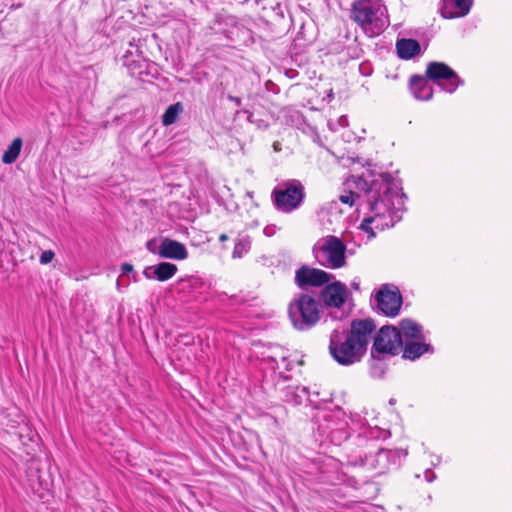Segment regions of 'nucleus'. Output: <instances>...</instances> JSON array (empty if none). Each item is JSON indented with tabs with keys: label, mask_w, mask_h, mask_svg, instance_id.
<instances>
[{
	"label": "nucleus",
	"mask_w": 512,
	"mask_h": 512,
	"mask_svg": "<svg viewBox=\"0 0 512 512\" xmlns=\"http://www.w3.org/2000/svg\"><path fill=\"white\" fill-rule=\"evenodd\" d=\"M378 176L379 178L370 182L359 177L356 182L357 188L364 190L366 209L373 213V216L365 217L359 227L369 237L376 235L371 224L377 219L389 217V221L377 223L375 226L377 229L393 227L400 220L396 214L404 209V200L406 199L403 189L394 187V178L389 172L380 173Z\"/></svg>",
	"instance_id": "nucleus-1"
},
{
	"label": "nucleus",
	"mask_w": 512,
	"mask_h": 512,
	"mask_svg": "<svg viewBox=\"0 0 512 512\" xmlns=\"http://www.w3.org/2000/svg\"><path fill=\"white\" fill-rule=\"evenodd\" d=\"M377 325L373 318L353 319L349 328L337 327L329 334L328 351L340 366L360 363L367 354L368 346Z\"/></svg>",
	"instance_id": "nucleus-2"
},
{
	"label": "nucleus",
	"mask_w": 512,
	"mask_h": 512,
	"mask_svg": "<svg viewBox=\"0 0 512 512\" xmlns=\"http://www.w3.org/2000/svg\"><path fill=\"white\" fill-rule=\"evenodd\" d=\"M347 463L352 466H369L376 475L386 473L391 466H398L401 457L407 455L402 449H384L377 447V440L358 434L349 443Z\"/></svg>",
	"instance_id": "nucleus-3"
},
{
	"label": "nucleus",
	"mask_w": 512,
	"mask_h": 512,
	"mask_svg": "<svg viewBox=\"0 0 512 512\" xmlns=\"http://www.w3.org/2000/svg\"><path fill=\"white\" fill-rule=\"evenodd\" d=\"M314 408L318 412L311 419V429L315 441L320 446H340L350 438L351 433L347 415L341 407L329 410L321 409L316 404Z\"/></svg>",
	"instance_id": "nucleus-4"
},
{
	"label": "nucleus",
	"mask_w": 512,
	"mask_h": 512,
	"mask_svg": "<svg viewBox=\"0 0 512 512\" xmlns=\"http://www.w3.org/2000/svg\"><path fill=\"white\" fill-rule=\"evenodd\" d=\"M350 18L368 37L380 35L389 26L387 7L381 0H356L351 5Z\"/></svg>",
	"instance_id": "nucleus-5"
},
{
	"label": "nucleus",
	"mask_w": 512,
	"mask_h": 512,
	"mask_svg": "<svg viewBox=\"0 0 512 512\" xmlns=\"http://www.w3.org/2000/svg\"><path fill=\"white\" fill-rule=\"evenodd\" d=\"M316 292L296 293L288 305V317L298 331L313 328L321 319V307Z\"/></svg>",
	"instance_id": "nucleus-6"
},
{
	"label": "nucleus",
	"mask_w": 512,
	"mask_h": 512,
	"mask_svg": "<svg viewBox=\"0 0 512 512\" xmlns=\"http://www.w3.org/2000/svg\"><path fill=\"white\" fill-rule=\"evenodd\" d=\"M318 303H320L321 310L330 309L326 317L334 321H343L350 315V310L345 311L343 309L348 298L351 296V292L347 288L346 284L334 280L325 284L318 293H316Z\"/></svg>",
	"instance_id": "nucleus-7"
},
{
	"label": "nucleus",
	"mask_w": 512,
	"mask_h": 512,
	"mask_svg": "<svg viewBox=\"0 0 512 512\" xmlns=\"http://www.w3.org/2000/svg\"><path fill=\"white\" fill-rule=\"evenodd\" d=\"M325 243L312 249L317 262L324 267L338 269L346 265V245L336 236L324 238Z\"/></svg>",
	"instance_id": "nucleus-8"
},
{
	"label": "nucleus",
	"mask_w": 512,
	"mask_h": 512,
	"mask_svg": "<svg viewBox=\"0 0 512 512\" xmlns=\"http://www.w3.org/2000/svg\"><path fill=\"white\" fill-rule=\"evenodd\" d=\"M304 198V186L295 179L285 183L284 188H274L272 191L273 204L282 212H292L297 209Z\"/></svg>",
	"instance_id": "nucleus-9"
},
{
	"label": "nucleus",
	"mask_w": 512,
	"mask_h": 512,
	"mask_svg": "<svg viewBox=\"0 0 512 512\" xmlns=\"http://www.w3.org/2000/svg\"><path fill=\"white\" fill-rule=\"evenodd\" d=\"M403 346L402 334L393 325L382 326L373 337V344L370 350L377 354H389L396 356Z\"/></svg>",
	"instance_id": "nucleus-10"
},
{
	"label": "nucleus",
	"mask_w": 512,
	"mask_h": 512,
	"mask_svg": "<svg viewBox=\"0 0 512 512\" xmlns=\"http://www.w3.org/2000/svg\"><path fill=\"white\" fill-rule=\"evenodd\" d=\"M425 76L448 93H453L464 83L457 73L444 62H430L427 65Z\"/></svg>",
	"instance_id": "nucleus-11"
},
{
	"label": "nucleus",
	"mask_w": 512,
	"mask_h": 512,
	"mask_svg": "<svg viewBox=\"0 0 512 512\" xmlns=\"http://www.w3.org/2000/svg\"><path fill=\"white\" fill-rule=\"evenodd\" d=\"M334 279L333 274L304 264L295 271L294 282L302 292H309V288H322Z\"/></svg>",
	"instance_id": "nucleus-12"
},
{
	"label": "nucleus",
	"mask_w": 512,
	"mask_h": 512,
	"mask_svg": "<svg viewBox=\"0 0 512 512\" xmlns=\"http://www.w3.org/2000/svg\"><path fill=\"white\" fill-rule=\"evenodd\" d=\"M375 301L379 312L387 317H396L401 310L403 298L398 287L383 284L375 295Z\"/></svg>",
	"instance_id": "nucleus-13"
},
{
	"label": "nucleus",
	"mask_w": 512,
	"mask_h": 512,
	"mask_svg": "<svg viewBox=\"0 0 512 512\" xmlns=\"http://www.w3.org/2000/svg\"><path fill=\"white\" fill-rule=\"evenodd\" d=\"M132 53L127 51L123 56L124 65L128 68L133 77H137L142 82L151 83L160 76L159 66L146 59L130 60Z\"/></svg>",
	"instance_id": "nucleus-14"
},
{
	"label": "nucleus",
	"mask_w": 512,
	"mask_h": 512,
	"mask_svg": "<svg viewBox=\"0 0 512 512\" xmlns=\"http://www.w3.org/2000/svg\"><path fill=\"white\" fill-rule=\"evenodd\" d=\"M280 398L283 402L294 406L301 405L304 401L314 407V401L310 398L309 390L305 386L287 385L279 389Z\"/></svg>",
	"instance_id": "nucleus-15"
},
{
	"label": "nucleus",
	"mask_w": 512,
	"mask_h": 512,
	"mask_svg": "<svg viewBox=\"0 0 512 512\" xmlns=\"http://www.w3.org/2000/svg\"><path fill=\"white\" fill-rule=\"evenodd\" d=\"M474 0H441L440 15L445 19L461 18L470 12Z\"/></svg>",
	"instance_id": "nucleus-16"
},
{
	"label": "nucleus",
	"mask_w": 512,
	"mask_h": 512,
	"mask_svg": "<svg viewBox=\"0 0 512 512\" xmlns=\"http://www.w3.org/2000/svg\"><path fill=\"white\" fill-rule=\"evenodd\" d=\"M157 254L161 258L172 260H184L188 257L185 245L171 238H163L161 240Z\"/></svg>",
	"instance_id": "nucleus-17"
},
{
	"label": "nucleus",
	"mask_w": 512,
	"mask_h": 512,
	"mask_svg": "<svg viewBox=\"0 0 512 512\" xmlns=\"http://www.w3.org/2000/svg\"><path fill=\"white\" fill-rule=\"evenodd\" d=\"M410 89L419 100H430L433 96V87L428 83V79L420 75H412L409 81Z\"/></svg>",
	"instance_id": "nucleus-18"
},
{
	"label": "nucleus",
	"mask_w": 512,
	"mask_h": 512,
	"mask_svg": "<svg viewBox=\"0 0 512 512\" xmlns=\"http://www.w3.org/2000/svg\"><path fill=\"white\" fill-rule=\"evenodd\" d=\"M402 358L414 361L421 357L424 353H433L434 348L431 344L407 340L403 342Z\"/></svg>",
	"instance_id": "nucleus-19"
},
{
	"label": "nucleus",
	"mask_w": 512,
	"mask_h": 512,
	"mask_svg": "<svg viewBox=\"0 0 512 512\" xmlns=\"http://www.w3.org/2000/svg\"><path fill=\"white\" fill-rule=\"evenodd\" d=\"M397 56L402 60H410L421 54L420 43L413 38H402L396 42Z\"/></svg>",
	"instance_id": "nucleus-20"
},
{
	"label": "nucleus",
	"mask_w": 512,
	"mask_h": 512,
	"mask_svg": "<svg viewBox=\"0 0 512 512\" xmlns=\"http://www.w3.org/2000/svg\"><path fill=\"white\" fill-rule=\"evenodd\" d=\"M389 354H377L370 350L369 374L372 378L383 379L388 371Z\"/></svg>",
	"instance_id": "nucleus-21"
},
{
	"label": "nucleus",
	"mask_w": 512,
	"mask_h": 512,
	"mask_svg": "<svg viewBox=\"0 0 512 512\" xmlns=\"http://www.w3.org/2000/svg\"><path fill=\"white\" fill-rule=\"evenodd\" d=\"M26 420L19 408H3L0 410V425L9 429H17Z\"/></svg>",
	"instance_id": "nucleus-22"
},
{
	"label": "nucleus",
	"mask_w": 512,
	"mask_h": 512,
	"mask_svg": "<svg viewBox=\"0 0 512 512\" xmlns=\"http://www.w3.org/2000/svg\"><path fill=\"white\" fill-rule=\"evenodd\" d=\"M176 287L179 292L196 294L202 292L206 287V283L201 278L189 276L178 280Z\"/></svg>",
	"instance_id": "nucleus-23"
},
{
	"label": "nucleus",
	"mask_w": 512,
	"mask_h": 512,
	"mask_svg": "<svg viewBox=\"0 0 512 512\" xmlns=\"http://www.w3.org/2000/svg\"><path fill=\"white\" fill-rule=\"evenodd\" d=\"M399 331L406 339L409 340H422L424 338L422 334V326L413 321L410 318L402 319L399 322Z\"/></svg>",
	"instance_id": "nucleus-24"
},
{
	"label": "nucleus",
	"mask_w": 512,
	"mask_h": 512,
	"mask_svg": "<svg viewBox=\"0 0 512 512\" xmlns=\"http://www.w3.org/2000/svg\"><path fill=\"white\" fill-rule=\"evenodd\" d=\"M230 38L232 41H237L239 44L249 45L255 42L253 31L243 25H234L229 30Z\"/></svg>",
	"instance_id": "nucleus-25"
},
{
	"label": "nucleus",
	"mask_w": 512,
	"mask_h": 512,
	"mask_svg": "<svg viewBox=\"0 0 512 512\" xmlns=\"http://www.w3.org/2000/svg\"><path fill=\"white\" fill-rule=\"evenodd\" d=\"M154 279L164 282L171 279L177 272L178 268L175 264L170 262H160L153 265Z\"/></svg>",
	"instance_id": "nucleus-26"
},
{
	"label": "nucleus",
	"mask_w": 512,
	"mask_h": 512,
	"mask_svg": "<svg viewBox=\"0 0 512 512\" xmlns=\"http://www.w3.org/2000/svg\"><path fill=\"white\" fill-rule=\"evenodd\" d=\"M23 146V140L20 137L15 138L2 155V162L6 165L13 164L19 157Z\"/></svg>",
	"instance_id": "nucleus-27"
},
{
	"label": "nucleus",
	"mask_w": 512,
	"mask_h": 512,
	"mask_svg": "<svg viewBox=\"0 0 512 512\" xmlns=\"http://www.w3.org/2000/svg\"><path fill=\"white\" fill-rule=\"evenodd\" d=\"M183 111L184 106L181 102L171 104L166 108L164 114L162 115V124L164 126H170L174 124L178 120L180 114L183 113Z\"/></svg>",
	"instance_id": "nucleus-28"
},
{
	"label": "nucleus",
	"mask_w": 512,
	"mask_h": 512,
	"mask_svg": "<svg viewBox=\"0 0 512 512\" xmlns=\"http://www.w3.org/2000/svg\"><path fill=\"white\" fill-rule=\"evenodd\" d=\"M16 435L24 446H28L29 443H35L39 438L38 433L32 429L26 420L19 427V431L16 432Z\"/></svg>",
	"instance_id": "nucleus-29"
},
{
	"label": "nucleus",
	"mask_w": 512,
	"mask_h": 512,
	"mask_svg": "<svg viewBox=\"0 0 512 512\" xmlns=\"http://www.w3.org/2000/svg\"><path fill=\"white\" fill-rule=\"evenodd\" d=\"M251 241L248 236L237 238L232 252L233 258H241L245 253L250 250Z\"/></svg>",
	"instance_id": "nucleus-30"
},
{
	"label": "nucleus",
	"mask_w": 512,
	"mask_h": 512,
	"mask_svg": "<svg viewBox=\"0 0 512 512\" xmlns=\"http://www.w3.org/2000/svg\"><path fill=\"white\" fill-rule=\"evenodd\" d=\"M362 192H364L363 189L359 188ZM355 198H358V199H361L362 200V203L361 205H365V197H364V193L362 194H359V193H356V192H353V191H350L348 195H341L340 196V201L344 204H348L350 206H352L355 202Z\"/></svg>",
	"instance_id": "nucleus-31"
},
{
	"label": "nucleus",
	"mask_w": 512,
	"mask_h": 512,
	"mask_svg": "<svg viewBox=\"0 0 512 512\" xmlns=\"http://www.w3.org/2000/svg\"><path fill=\"white\" fill-rule=\"evenodd\" d=\"M54 257L55 253L52 250H46L41 253L39 261L41 264H48L54 259Z\"/></svg>",
	"instance_id": "nucleus-32"
},
{
	"label": "nucleus",
	"mask_w": 512,
	"mask_h": 512,
	"mask_svg": "<svg viewBox=\"0 0 512 512\" xmlns=\"http://www.w3.org/2000/svg\"><path fill=\"white\" fill-rule=\"evenodd\" d=\"M121 271H122V274H130L134 271V268H133V265H131L130 263H123L121 265Z\"/></svg>",
	"instance_id": "nucleus-33"
},
{
	"label": "nucleus",
	"mask_w": 512,
	"mask_h": 512,
	"mask_svg": "<svg viewBox=\"0 0 512 512\" xmlns=\"http://www.w3.org/2000/svg\"><path fill=\"white\" fill-rule=\"evenodd\" d=\"M241 113H243V114H246V115H247V120H248L249 122H251V123H252V122H254V121H253V119H252V117H253V113H252L249 109L244 108V109H242V110H237V112H236V114H237V115H239V114H241Z\"/></svg>",
	"instance_id": "nucleus-34"
},
{
	"label": "nucleus",
	"mask_w": 512,
	"mask_h": 512,
	"mask_svg": "<svg viewBox=\"0 0 512 512\" xmlns=\"http://www.w3.org/2000/svg\"><path fill=\"white\" fill-rule=\"evenodd\" d=\"M153 266H148L146 267L144 270H143V275L147 278V279H154V275L153 274Z\"/></svg>",
	"instance_id": "nucleus-35"
},
{
	"label": "nucleus",
	"mask_w": 512,
	"mask_h": 512,
	"mask_svg": "<svg viewBox=\"0 0 512 512\" xmlns=\"http://www.w3.org/2000/svg\"><path fill=\"white\" fill-rule=\"evenodd\" d=\"M230 101L234 102L237 107H240L242 105V99L237 96L228 95L227 97Z\"/></svg>",
	"instance_id": "nucleus-36"
},
{
	"label": "nucleus",
	"mask_w": 512,
	"mask_h": 512,
	"mask_svg": "<svg viewBox=\"0 0 512 512\" xmlns=\"http://www.w3.org/2000/svg\"><path fill=\"white\" fill-rule=\"evenodd\" d=\"M350 285L353 290H360V283L358 281L353 280Z\"/></svg>",
	"instance_id": "nucleus-37"
},
{
	"label": "nucleus",
	"mask_w": 512,
	"mask_h": 512,
	"mask_svg": "<svg viewBox=\"0 0 512 512\" xmlns=\"http://www.w3.org/2000/svg\"><path fill=\"white\" fill-rule=\"evenodd\" d=\"M338 122H339V124L341 126H347L348 125V120H347V118L345 116L340 117Z\"/></svg>",
	"instance_id": "nucleus-38"
},
{
	"label": "nucleus",
	"mask_w": 512,
	"mask_h": 512,
	"mask_svg": "<svg viewBox=\"0 0 512 512\" xmlns=\"http://www.w3.org/2000/svg\"><path fill=\"white\" fill-rule=\"evenodd\" d=\"M249 0H230L231 4H244L248 2Z\"/></svg>",
	"instance_id": "nucleus-39"
},
{
	"label": "nucleus",
	"mask_w": 512,
	"mask_h": 512,
	"mask_svg": "<svg viewBox=\"0 0 512 512\" xmlns=\"http://www.w3.org/2000/svg\"><path fill=\"white\" fill-rule=\"evenodd\" d=\"M299 1L302 3L301 6H304V5L311 6V4H312V0H299Z\"/></svg>",
	"instance_id": "nucleus-40"
},
{
	"label": "nucleus",
	"mask_w": 512,
	"mask_h": 512,
	"mask_svg": "<svg viewBox=\"0 0 512 512\" xmlns=\"http://www.w3.org/2000/svg\"><path fill=\"white\" fill-rule=\"evenodd\" d=\"M146 246H147V249H148L149 251H151L152 253H157V251H155V250L152 248V241H148Z\"/></svg>",
	"instance_id": "nucleus-41"
},
{
	"label": "nucleus",
	"mask_w": 512,
	"mask_h": 512,
	"mask_svg": "<svg viewBox=\"0 0 512 512\" xmlns=\"http://www.w3.org/2000/svg\"><path fill=\"white\" fill-rule=\"evenodd\" d=\"M229 238L226 234H221L220 237H219V241L220 242H225L227 241Z\"/></svg>",
	"instance_id": "nucleus-42"
},
{
	"label": "nucleus",
	"mask_w": 512,
	"mask_h": 512,
	"mask_svg": "<svg viewBox=\"0 0 512 512\" xmlns=\"http://www.w3.org/2000/svg\"><path fill=\"white\" fill-rule=\"evenodd\" d=\"M279 378H282L284 381L289 379V376L284 375L283 373H279Z\"/></svg>",
	"instance_id": "nucleus-43"
},
{
	"label": "nucleus",
	"mask_w": 512,
	"mask_h": 512,
	"mask_svg": "<svg viewBox=\"0 0 512 512\" xmlns=\"http://www.w3.org/2000/svg\"><path fill=\"white\" fill-rule=\"evenodd\" d=\"M369 175H370V176H372V177H374V176H375V172H374L373 170H370V171H369Z\"/></svg>",
	"instance_id": "nucleus-44"
},
{
	"label": "nucleus",
	"mask_w": 512,
	"mask_h": 512,
	"mask_svg": "<svg viewBox=\"0 0 512 512\" xmlns=\"http://www.w3.org/2000/svg\"><path fill=\"white\" fill-rule=\"evenodd\" d=\"M268 229H269L268 227H265V229H264V232H265V234H266V235H270V234L268 233Z\"/></svg>",
	"instance_id": "nucleus-45"
},
{
	"label": "nucleus",
	"mask_w": 512,
	"mask_h": 512,
	"mask_svg": "<svg viewBox=\"0 0 512 512\" xmlns=\"http://www.w3.org/2000/svg\"><path fill=\"white\" fill-rule=\"evenodd\" d=\"M389 403H390V404H394V403H395V400H394V399H390Z\"/></svg>",
	"instance_id": "nucleus-46"
},
{
	"label": "nucleus",
	"mask_w": 512,
	"mask_h": 512,
	"mask_svg": "<svg viewBox=\"0 0 512 512\" xmlns=\"http://www.w3.org/2000/svg\"><path fill=\"white\" fill-rule=\"evenodd\" d=\"M428 473H432L430 470H426L425 474H426V477L428 476Z\"/></svg>",
	"instance_id": "nucleus-47"
}]
</instances>
